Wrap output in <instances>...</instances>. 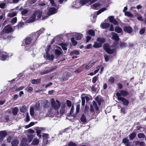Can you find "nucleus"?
Wrapping results in <instances>:
<instances>
[{
	"instance_id": "1",
	"label": "nucleus",
	"mask_w": 146,
	"mask_h": 146,
	"mask_svg": "<svg viewBox=\"0 0 146 146\" xmlns=\"http://www.w3.org/2000/svg\"><path fill=\"white\" fill-rule=\"evenodd\" d=\"M96 102L93 101V104L90 105V111L88 113L89 119L95 118L99 113V106L101 104V99L97 97L95 98Z\"/></svg>"
},
{
	"instance_id": "2",
	"label": "nucleus",
	"mask_w": 146,
	"mask_h": 146,
	"mask_svg": "<svg viewBox=\"0 0 146 146\" xmlns=\"http://www.w3.org/2000/svg\"><path fill=\"white\" fill-rule=\"evenodd\" d=\"M42 14V11L41 10H37L33 13L31 16L28 20L29 23H32L41 19Z\"/></svg>"
},
{
	"instance_id": "3",
	"label": "nucleus",
	"mask_w": 146,
	"mask_h": 146,
	"mask_svg": "<svg viewBox=\"0 0 146 146\" xmlns=\"http://www.w3.org/2000/svg\"><path fill=\"white\" fill-rule=\"evenodd\" d=\"M50 102L52 107L54 109L56 110L59 108L60 103L58 100H55L54 98H52Z\"/></svg>"
},
{
	"instance_id": "4",
	"label": "nucleus",
	"mask_w": 146,
	"mask_h": 146,
	"mask_svg": "<svg viewBox=\"0 0 146 146\" xmlns=\"http://www.w3.org/2000/svg\"><path fill=\"white\" fill-rule=\"evenodd\" d=\"M82 36L83 35L82 33H70L66 34H60L56 36Z\"/></svg>"
},
{
	"instance_id": "5",
	"label": "nucleus",
	"mask_w": 146,
	"mask_h": 146,
	"mask_svg": "<svg viewBox=\"0 0 146 146\" xmlns=\"http://www.w3.org/2000/svg\"><path fill=\"white\" fill-rule=\"evenodd\" d=\"M13 28L11 27H9L8 25L5 26L2 31L0 33V35L5 33H8L12 32L13 31Z\"/></svg>"
},
{
	"instance_id": "6",
	"label": "nucleus",
	"mask_w": 146,
	"mask_h": 146,
	"mask_svg": "<svg viewBox=\"0 0 146 146\" xmlns=\"http://www.w3.org/2000/svg\"><path fill=\"white\" fill-rule=\"evenodd\" d=\"M128 94V93L127 91L123 90H120L119 92H117L116 93L118 99H119V98H123L121 96H125Z\"/></svg>"
},
{
	"instance_id": "7",
	"label": "nucleus",
	"mask_w": 146,
	"mask_h": 146,
	"mask_svg": "<svg viewBox=\"0 0 146 146\" xmlns=\"http://www.w3.org/2000/svg\"><path fill=\"white\" fill-rule=\"evenodd\" d=\"M44 28H42L36 32L32 33L30 35L31 36H39L41 34L44 33Z\"/></svg>"
},
{
	"instance_id": "8",
	"label": "nucleus",
	"mask_w": 146,
	"mask_h": 146,
	"mask_svg": "<svg viewBox=\"0 0 146 146\" xmlns=\"http://www.w3.org/2000/svg\"><path fill=\"white\" fill-rule=\"evenodd\" d=\"M56 9L54 7H50L48 9L47 14L48 16H50L52 14H54L56 13Z\"/></svg>"
},
{
	"instance_id": "9",
	"label": "nucleus",
	"mask_w": 146,
	"mask_h": 146,
	"mask_svg": "<svg viewBox=\"0 0 146 146\" xmlns=\"http://www.w3.org/2000/svg\"><path fill=\"white\" fill-rule=\"evenodd\" d=\"M7 57V54L5 52L0 51V59L4 60H6Z\"/></svg>"
},
{
	"instance_id": "10",
	"label": "nucleus",
	"mask_w": 146,
	"mask_h": 146,
	"mask_svg": "<svg viewBox=\"0 0 146 146\" xmlns=\"http://www.w3.org/2000/svg\"><path fill=\"white\" fill-rule=\"evenodd\" d=\"M109 20L110 22L113 23L114 25H118L119 23L118 22L114 19V16H111L109 17Z\"/></svg>"
},
{
	"instance_id": "11",
	"label": "nucleus",
	"mask_w": 146,
	"mask_h": 146,
	"mask_svg": "<svg viewBox=\"0 0 146 146\" xmlns=\"http://www.w3.org/2000/svg\"><path fill=\"white\" fill-rule=\"evenodd\" d=\"M123 30L125 32L129 33H131L133 31V29L130 26L124 27Z\"/></svg>"
},
{
	"instance_id": "12",
	"label": "nucleus",
	"mask_w": 146,
	"mask_h": 146,
	"mask_svg": "<svg viewBox=\"0 0 146 146\" xmlns=\"http://www.w3.org/2000/svg\"><path fill=\"white\" fill-rule=\"evenodd\" d=\"M119 99L118 100L119 101H121L124 105L127 106L129 104L128 101L124 98H119Z\"/></svg>"
},
{
	"instance_id": "13",
	"label": "nucleus",
	"mask_w": 146,
	"mask_h": 146,
	"mask_svg": "<svg viewBox=\"0 0 146 146\" xmlns=\"http://www.w3.org/2000/svg\"><path fill=\"white\" fill-rule=\"evenodd\" d=\"M66 107V105L65 104H62L60 110V113L61 115H62L65 112Z\"/></svg>"
},
{
	"instance_id": "14",
	"label": "nucleus",
	"mask_w": 146,
	"mask_h": 146,
	"mask_svg": "<svg viewBox=\"0 0 146 146\" xmlns=\"http://www.w3.org/2000/svg\"><path fill=\"white\" fill-rule=\"evenodd\" d=\"M86 35L91 36H95V31L93 29L88 30L86 31Z\"/></svg>"
},
{
	"instance_id": "15",
	"label": "nucleus",
	"mask_w": 146,
	"mask_h": 146,
	"mask_svg": "<svg viewBox=\"0 0 146 146\" xmlns=\"http://www.w3.org/2000/svg\"><path fill=\"white\" fill-rule=\"evenodd\" d=\"M20 10H22L21 14L22 16H24L26 15V14L28 13L29 10L28 9H23L22 7L20 8Z\"/></svg>"
},
{
	"instance_id": "16",
	"label": "nucleus",
	"mask_w": 146,
	"mask_h": 146,
	"mask_svg": "<svg viewBox=\"0 0 146 146\" xmlns=\"http://www.w3.org/2000/svg\"><path fill=\"white\" fill-rule=\"evenodd\" d=\"M112 39L114 40V43L113 44V46H115L118 43V41L119 40V37H112Z\"/></svg>"
},
{
	"instance_id": "17",
	"label": "nucleus",
	"mask_w": 146,
	"mask_h": 146,
	"mask_svg": "<svg viewBox=\"0 0 146 146\" xmlns=\"http://www.w3.org/2000/svg\"><path fill=\"white\" fill-rule=\"evenodd\" d=\"M55 69V68H52L51 69L49 70H46V71H45V70L42 71L40 73V74L41 75H44V74H48V73H49L50 72H52Z\"/></svg>"
},
{
	"instance_id": "18",
	"label": "nucleus",
	"mask_w": 146,
	"mask_h": 146,
	"mask_svg": "<svg viewBox=\"0 0 146 146\" xmlns=\"http://www.w3.org/2000/svg\"><path fill=\"white\" fill-rule=\"evenodd\" d=\"M54 58V56L53 55H50L49 54H48L47 52H46V60L52 61Z\"/></svg>"
},
{
	"instance_id": "19",
	"label": "nucleus",
	"mask_w": 146,
	"mask_h": 146,
	"mask_svg": "<svg viewBox=\"0 0 146 146\" xmlns=\"http://www.w3.org/2000/svg\"><path fill=\"white\" fill-rule=\"evenodd\" d=\"M101 27L103 29H108L110 27V24L108 23H102L101 25Z\"/></svg>"
},
{
	"instance_id": "20",
	"label": "nucleus",
	"mask_w": 146,
	"mask_h": 146,
	"mask_svg": "<svg viewBox=\"0 0 146 146\" xmlns=\"http://www.w3.org/2000/svg\"><path fill=\"white\" fill-rule=\"evenodd\" d=\"M7 135V133L6 131H2L0 132V137L1 138L5 137Z\"/></svg>"
},
{
	"instance_id": "21",
	"label": "nucleus",
	"mask_w": 146,
	"mask_h": 146,
	"mask_svg": "<svg viewBox=\"0 0 146 146\" xmlns=\"http://www.w3.org/2000/svg\"><path fill=\"white\" fill-rule=\"evenodd\" d=\"M97 40L101 44L105 42L106 41L105 39L102 37H98L97 38Z\"/></svg>"
},
{
	"instance_id": "22",
	"label": "nucleus",
	"mask_w": 146,
	"mask_h": 146,
	"mask_svg": "<svg viewBox=\"0 0 146 146\" xmlns=\"http://www.w3.org/2000/svg\"><path fill=\"white\" fill-rule=\"evenodd\" d=\"M40 79H33L31 80V82L33 84H38L40 83Z\"/></svg>"
},
{
	"instance_id": "23",
	"label": "nucleus",
	"mask_w": 146,
	"mask_h": 146,
	"mask_svg": "<svg viewBox=\"0 0 146 146\" xmlns=\"http://www.w3.org/2000/svg\"><path fill=\"white\" fill-rule=\"evenodd\" d=\"M80 54L79 51L78 50H75L72 51L70 52V55L72 56H74L75 55H78Z\"/></svg>"
},
{
	"instance_id": "24",
	"label": "nucleus",
	"mask_w": 146,
	"mask_h": 146,
	"mask_svg": "<svg viewBox=\"0 0 146 146\" xmlns=\"http://www.w3.org/2000/svg\"><path fill=\"white\" fill-rule=\"evenodd\" d=\"M31 41V37H27L25 40V43L26 44L28 45L30 44Z\"/></svg>"
},
{
	"instance_id": "25",
	"label": "nucleus",
	"mask_w": 146,
	"mask_h": 146,
	"mask_svg": "<svg viewBox=\"0 0 146 146\" xmlns=\"http://www.w3.org/2000/svg\"><path fill=\"white\" fill-rule=\"evenodd\" d=\"M19 143V141L17 139H14L11 142V144L12 146H17Z\"/></svg>"
},
{
	"instance_id": "26",
	"label": "nucleus",
	"mask_w": 146,
	"mask_h": 146,
	"mask_svg": "<svg viewBox=\"0 0 146 146\" xmlns=\"http://www.w3.org/2000/svg\"><path fill=\"white\" fill-rule=\"evenodd\" d=\"M17 13L13 11L12 12L9 13L8 14V16L10 17H13L17 15Z\"/></svg>"
},
{
	"instance_id": "27",
	"label": "nucleus",
	"mask_w": 146,
	"mask_h": 146,
	"mask_svg": "<svg viewBox=\"0 0 146 146\" xmlns=\"http://www.w3.org/2000/svg\"><path fill=\"white\" fill-rule=\"evenodd\" d=\"M102 46V44L100 43H98L97 42H94V44L93 45V47L95 48H98Z\"/></svg>"
},
{
	"instance_id": "28",
	"label": "nucleus",
	"mask_w": 146,
	"mask_h": 146,
	"mask_svg": "<svg viewBox=\"0 0 146 146\" xmlns=\"http://www.w3.org/2000/svg\"><path fill=\"white\" fill-rule=\"evenodd\" d=\"M80 120L83 123H85L86 122V119L85 115L84 114L82 115L81 118Z\"/></svg>"
},
{
	"instance_id": "29",
	"label": "nucleus",
	"mask_w": 146,
	"mask_h": 146,
	"mask_svg": "<svg viewBox=\"0 0 146 146\" xmlns=\"http://www.w3.org/2000/svg\"><path fill=\"white\" fill-rule=\"evenodd\" d=\"M68 76L67 73H65L62 76V79L63 81H65L68 79Z\"/></svg>"
},
{
	"instance_id": "30",
	"label": "nucleus",
	"mask_w": 146,
	"mask_h": 146,
	"mask_svg": "<svg viewBox=\"0 0 146 146\" xmlns=\"http://www.w3.org/2000/svg\"><path fill=\"white\" fill-rule=\"evenodd\" d=\"M27 111V107L25 105L23 106L20 109V111L23 113Z\"/></svg>"
},
{
	"instance_id": "31",
	"label": "nucleus",
	"mask_w": 146,
	"mask_h": 146,
	"mask_svg": "<svg viewBox=\"0 0 146 146\" xmlns=\"http://www.w3.org/2000/svg\"><path fill=\"white\" fill-rule=\"evenodd\" d=\"M18 108L17 107L13 108L12 110V113L14 115H16L18 113Z\"/></svg>"
},
{
	"instance_id": "32",
	"label": "nucleus",
	"mask_w": 146,
	"mask_h": 146,
	"mask_svg": "<svg viewBox=\"0 0 146 146\" xmlns=\"http://www.w3.org/2000/svg\"><path fill=\"white\" fill-rule=\"evenodd\" d=\"M27 142V140L25 138H23L22 139L21 141V146H23L26 144Z\"/></svg>"
},
{
	"instance_id": "33",
	"label": "nucleus",
	"mask_w": 146,
	"mask_h": 146,
	"mask_svg": "<svg viewBox=\"0 0 146 146\" xmlns=\"http://www.w3.org/2000/svg\"><path fill=\"white\" fill-rule=\"evenodd\" d=\"M115 31L117 33H120L122 31V30L119 27H116L115 28Z\"/></svg>"
},
{
	"instance_id": "34",
	"label": "nucleus",
	"mask_w": 146,
	"mask_h": 146,
	"mask_svg": "<svg viewBox=\"0 0 146 146\" xmlns=\"http://www.w3.org/2000/svg\"><path fill=\"white\" fill-rule=\"evenodd\" d=\"M90 1L88 0H80V3L82 5H84Z\"/></svg>"
},
{
	"instance_id": "35",
	"label": "nucleus",
	"mask_w": 146,
	"mask_h": 146,
	"mask_svg": "<svg viewBox=\"0 0 146 146\" xmlns=\"http://www.w3.org/2000/svg\"><path fill=\"white\" fill-rule=\"evenodd\" d=\"M39 142V140L38 139H35L32 141L31 144L35 145H38Z\"/></svg>"
},
{
	"instance_id": "36",
	"label": "nucleus",
	"mask_w": 146,
	"mask_h": 146,
	"mask_svg": "<svg viewBox=\"0 0 146 146\" xmlns=\"http://www.w3.org/2000/svg\"><path fill=\"white\" fill-rule=\"evenodd\" d=\"M30 113L31 115H33L34 114V108L33 107L31 106L30 107Z\"/></svg>"
},
{
	"instance_id": "37",
	"label": "nucleus",
	"mask_w": 146,
	"mask_h": 146,
	"mask_svg": "<svg viewBox=\"0 0 146 146\" xmlns=\"http://www.w3.org/2000/svg\"><path fill=\"white\" fill-rule=\"evenodd\" d=\"M138 137L139 138H144L145 137V136L143 133H139L137 134Z\"/></svg>"
},
{
	"instance_id": "38",
	"label": "nucleus",
	"mask_w": 146,
	"mask_h": 146,
	"mask_svg": "<svg viewBox=\"0 0 146 146\" xmlns=\"http://www.w3.org/2000/svg\"><path fill=\"white\" fill-rule=\"evenodd\" d=\"M136 135V133H133L132 134L130 135L129 137L131 139H133L135 137Z\"/></svg>"
},
{
	"instance_id": "39",
	"label": "nucleus",
	"mask_w": 146,
	"mask_h": 146,
	"mask_svg": "<svg viewBox=\"0 0 146 146\" xmlns=\"http://www.w3.org/2000/svg\"><path fill=\"white\" fill-rule=\"evenodd\" d=\"M109 45L108 44H104L103 46L104 48L106 51H107V50L109 48Z\"/></svg>"
},
{
	"instance_id": "40",
	"label": "nucleus",
	"mask_w": 146,
	"mask_h": 146,
	"mask_svg": "<svg viewBox=\"0 0 146 146\" xmlns=\"http://www.w3.org/2000/svg\"><path fill=\"white\" fill-rule=\"evenodd\" d=\"M36 133H37V135L38 136L39 138L41 137V135L40 133L41 132V130L40 129H36Z\"/></svg>"
},
{
	"instance_id": "41",
	"label": "nucleus",
	"mask_w": 146,
	"mask_h": 146,
	"mask_svg": "<svg viewBox=\"0 0 146 146\" xmlns=\"http://www.w3.org/2000/svg\"><path fill=\"white\" fill-rule=\"evenodd\" d=\"M26 89L27 90V91L28 92L31 93L33 90V88L31 86H29Z\"/></svg>"
},
{
	"instance_id": "42",
	"label": "nucleus",
	"mask_w": 146,
	"mask_h": 146,
	"mask_svg": "<svg viewBox=\"0 0 146 146\" xmlns=\"http://www.w3.org/2000/svg\"><path fill=\"white\" fill-rule=\"evenodd\" d=\"M101 5V4L100 3H98L94 4L91 6H93L94 8H96L97 7L100 6Z\"/></svg>"
},
{
	"instance_id": "43",
	"label": "nucleus",
	"mask_w": 146,
	"mask_h": 146,
	"mask_svg": "<svg viewBox=\"0 0 146 146\" xmlns=\"http://www.w3.org/2000/svg\"><path fill=\"white\" fill-rule=\"evenodd\" d=\"M106 52L109 54H111L114 52V50L113 49H111L109 48L108 50H107Z\"/></svg>"
},
{
	"instance_id": "44",
	"label": "nucleus",
	"mask_w": 146,
	"mask_h": 146,
	"mask_svg": "<svg viewBox=\"0 0 146 146\" xmlns=\"http://www.w3.org/2000/svg\"><path fill=\"white\" fill-rule=\"evenodd\" d=\"M71 41L72 42V44L74 46H76L77 44V42L74 40L73 37H72V38H71Z\"/></svg>"
},
{
	"instance_id": "45",
	"label": "nucleus",
	"mask_w": 146,
	"mask_h": 146,
	"mask_svg": "<svg viewBox=\"0 0 146 146\" xmlns=\"http://www.w3.org/2000/svg\"><path fill=\"white\" fill-rule=\"evenodd\" d=\"M17 21V19L16 17H15L13 18L12 20L11 21V23L13 24H15L16 23Z\"/></svg>"
},
{
	"instance_id": "46",
	"label": "nucleus",
	"mask_w": 146,
	"mask_h": 146,
	"mask_svg": "<svg viewBox=\"0 0 146 146\" xmlns=\"http://www.w3.org/2000/svg\"><path fill=\"white\" fill-rule=\"evenodd\" d=\"M125 15L129 17H132L133 16L132 14L129 12H125Z\"/></svg>"
},
{
	"instance_id": "47",
	"label": "nucleus",
	"mask_w": 146,
	"mask_h": 146,
	"mask_svg": "<svg viewBox=\"0 0 146 146\" xmlns=\"http://www.w3.org/2000/svg\"><path fill=\"white\" fill-rule=\"evenodd\" d=\"M93 63L91 64H89L85 66V68L87 69H89L92 66V65L93 64Z\"/></svg>"
},
{
	"instance_id": "48",
	"label": "nucleus",
	"mask_w": 146,
	"mask_h": 146,
	"mask_svg": "<svg viewBox=\"0 0 146 146\" xmlns=\"http://www.w3.org/2000/svg\"><path fill=\"white\" fill-rule=\"evenodd\" d=\"M29 142H30L32 140L33 136L32 135H28Z\"/></svg>"
},
{
	"instance_id": "49",
	"label": "nucleus",
	"mask_w": 146,
	"mask_h": 146,
	"mask_svg": "<svg viewBox=\"0 0 146 146\" xmlns=\"http://www.w3.org/2000/svg\"><path fill=\"white\" fill-rule=\"evenodd\" d=\"M24 24L23 22L19 23L18 25L16 26L17 28H19V27H21Z\"/></svg>"
},
{
	"instance_id": "50",
	"label": "nucleus",
	"mask_w": 146,
	"mask_h": 146,
	"mask_svg": "<svg viewBox=\"0 0 146 146\" xmlns=\"http://www.w3.org/2000/svg\"><path fill=\"white\" fill-rule=\"evenodd\" d=\"M81 99L82 100V106H84L85 104V97L84 96H82Z\"/></svg>"
},
{
	"instance_id": "51",
	"label": "nucleus",
	"mask_w": 146,
	"mask_h": 146,
	"mask_svg": "<svg viewBox=\"0 0 146 146\" xmlns=\"http://www.w3.org/2000/svg\"><path fill=\"white\" fill-rule=\"evenodd\" d=\"M56 54L58 55H59L61 54V52L58 49L56 50L55 51Z\"/></svg>"
},
{
	"instance_id": "52",
	"label": "nucleus",
	"mask_w": 146,
	"mask_h": 146,
	"mask_svg": "<svg viewBox=\"0 0 146 146\" xmlns=\"http://www.w3.org/2000/svg\"><path fill=\"white\" fill-rule=\"evenodd\" d=\"M67 106L69 107H71V102L69 100H67L66 101Z\"/></svg>"
},
{
	"instance_id": "53",
	"label": "nucleus",
	"mask_w": 146,
	"mask_h": 146,
	"mask_svg": "<svg viewBox=\"0 0 146 146\" xmlns=\"http://www.w3.org/2000/svg\"><path fill=\"white\" fill-rule=\"evenodd\" d=\"M68 146H77L75 143L73 142H70L68 144Z\"/></svg>"
},
{
	"instance_id": "54",
	"label": "nucleus",
	"mask_w": 146,
	"mask_h": 146,
	"mask_svg": "<svg viewBox=\"0 0 146 146\" xmlns=\"http://www.w3.org/2000/svg\"><path fill=\"white\" fill-rule=\"evenodd\" d=\"M40 107V105L39 104H36L35 106V110H39Z\"/></svg>"
},
{
	"instance_id": "55",
	"label": "nucleus",
	"mask_w": 146,
	"mask_h": 146,
	"mask_svg": "<svg viewBox=\"0 0 146 146\" xmlns=\"http://www.w3.org/2000/svg\"><path fill=\"white\" fill-rule=\"evenodd\" d=\"M67 45L65 44H62L61 47L64 50H67V48L66 47Z\"/></svg>"
},
{
	"instance_id": "56",
	"label": "nucleus",
	"mask_w": 146,
	"mask_h": 146,
	"mask_svg": "<svg viewBox=\"0 0 146 146\" xmlns=\"http://www.w3.org/2000/svg\"><path fill=\"white\" fill-rule=\"evenodd\" d=\"M129 140L126 138H124L123 140V142L124 144H127L128 143H129Z\"/></svg>"
},
{
	"instance_id": "57",
	"label": "nucleus",
	"mask_w": 146,
	"mask_h": 146,
	"mask_svg": "<svg viewBox=\"0 0 146 146\" xmlns=\"http://www.w3.org/2000/svg\"><path fill=\"white\" fill-rule=\"evenodd\" d=\"M74 106H72L71 108V109L70 112V115H72V114L73 113L74 110Z\"/></svg>"
},
{
	"instance_id": "58",
	"label": "nucleus",
	"mask_w": 146,
	"mask_h": 146,
	"mask_svg": "<svg viewBox=\"0 0 146 146\" xmlns=\"http://www.w3.org/2000/svg\"><path fill=\"white\" fill-rule=\"evenodd\" d=\"M109 82L111 83H113L114 82V79L113 77H111L109 80Z\"/></svg>"
},
{
	"instance_id": "59",
	"label": "nucleus",
	"mask_w": 146,
	"mask_h": 146,
	"mask_svg": "<svg viewBox=\"0 0 146 146\" xmlns=\"http://www.w3.org/2000/svg\"><path fill=\"white\" fill-rule=\"evenodd\" d=\"M98 79V78L97 77L95 76V77H94L93 78L92 80V82L93 83H95L96 82V81H97V79Z\"/></svg>"
},
{
	"instance_id": "60",
	"label": "nucleus",
	"mask_w": 146,
	"mask_h": 146,
	"mask_svg": "<svg viewBox=\"0 0 146 146\" xmlns=\"http://www.w3.org/2000/svg\"><path fill=\"white\" fill-rule=\"evenodd\" d=\"M145 29L143 28L142 29L139 31V33L141 34H143L145 32Z\"/></svg>"
},
{
	"instance_id": "61",
	"label": "nucleus",
	"mask_w": 146,
	"mask_h": 146,
	"mask_svg": "<svg viewBox=\"0 0 146 146\" xmlns=\"http://www.w3.org/2000/svg\"><path fill=\"white\" fill-rule=\"evenodd\" d=\"M24 88V86H21L19 87L18 88L16 89L15 90L17 91H20V90H23Z\"/></svg>"
},
{
	"instance_id": "62",
	"label": "nucleus",
	"mask_w": 146,
	"mask_h": 146,
	"mask_svg": "<svg viewBox=\"0 0 146 146\" xmlns=\"http://www.w3.org/2000/svg\"><path fill=\"white\" fill-rule=\"evenodd\" d=\"M48 136V135L47 134H44L43 135V137L44 139H47Z\"/></svg>"
},
{
	"instance_id": "63",
	"label": "nucleus",
	"mask_w": 146,
	"mask_h": 146,
	"mask_svg": "<svg viewBox=\"0 0 146 146\" xmlns=\"http://www.w3.org/2000/svg\"><path fill=\"white\" fill-rule=\"evenodd\" d=\"M126 45V44L124 42H121L120 44V46L121 48L125 47Z\"/></svg>"
},
{
	"instance_id": "64",
	"label": "nucleus",
	"mask_w": 146,
	"mask_h": 146,
	"mask_svg": "<svg viewBox=\"0 0 146 146\" xmlns=\"http://www.w3.org/2000/svg\"><path fill=\"white\" fill-rule=\"evenodd\" d=\"M117 86L118 87V88L119 89H121L123 87V86L120 83H118L117 84Z\"/></svg>"
}]
</instances>
